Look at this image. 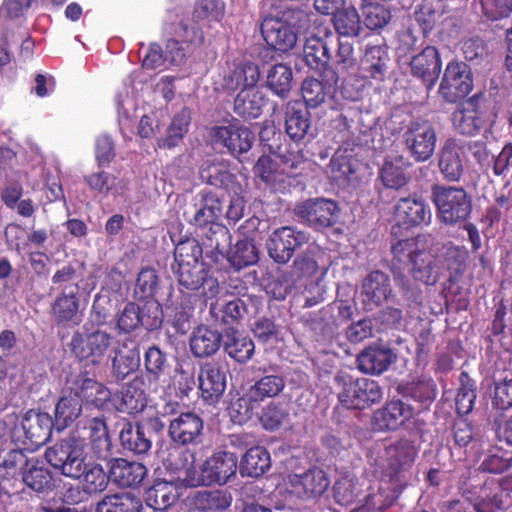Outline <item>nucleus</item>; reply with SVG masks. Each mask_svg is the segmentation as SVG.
<instances>
[{"mask_svg":"<svg viewBox=\"0 0 512 512\" xmlns=\"http://www.w3.org/2000/svg\"><path fill=\"white\" fill-rule=\"evenodd\" d=\"M391 262L407 269L411 278L426 286L439 282V260L437 255L426 246L420 236L398 238L390 242Z\"/></svg>","mask_w":512,"mask_h":512,"instance_id":"nucleus-1","label":"nucleus"},{"mask_svg":"<svg viewBox=\"0 0 512 512\" xmlns=\"http://www.w3.org/2000/svg\"><path fill=\"white\" fill-rule=\"evenodd\" d=\"M334 380L338 388V401L348 410L368 409L383 398L382 387L374 379L338 372Z\"/></svg>","mask_w":512,"mask_h":512,"instance_id":"nucleus-2","label":"nucleus"},{"mask_svg":"<svg viewBox=\"0 0 512 512\" xmlns=\"http://www.w3.org/2000/svg\"><path fill=\"white\" fill-rule=\"evenodd\" d=\"M431 199L446 225L464 223L472 212V198L462 187L433 185Z\"/></svg>","mask_w":512,"mask_h":512,"instance_id":"nucleus-3","label":"nucleus"},{"mask_svg":"<svg viewBox=\"0 0 512 512\" xmlns=\"http://www.w3.org/2000/svg\"><path fill=\"white\" fill-rule=\"evenodd\" d=\"M86 453L70 433L45 451L47 462L63 476L80 479L86 468Z\"/></svg>","mask_w":512,"mask_h":512,"instance_id":"nucleus-4","label":"nucleus"},{"mask_svg":"<svg viewBox=\"0 0 512 512\" xmlns=\"http://www.w3.org/2000/svg\"><path fill=\"white\" fill-rule=\"evenodd\" d=\"M113 342L107 331L96 329L91 332L75 331L68 343L70 353L85 365H100Z\"/></svg>","mask_w":512,"mask_h":512,"instance_id":"nucleus-5","label":"nucleus"},{"mask_svg":"<svg viewBox=\"0 0 512 512\" xmlns=\"http://www.w3.org/2000/svg\"><path fill=\"white\" fill-rule=\"evenodd\" d=\"M436 131L426 119L411 120L404 128L402 142L415 162L428 161L436 148Z\"/></svg>","mask_w":512,"mask_h":512,"instance_id":"nucleus-6","label":"nucleus"},{"mask_svg":"<svg viewBox=\"0 0 512 512\" xmlns=\"http://www.w3.org/2000/svg\"><path fill=\"white\" fill-rule=\"evenodd\" d=\"M181 292H195L202 289L201 296L207 299L215 298L219 293V283L204 262L172 266Z\"/></svg>","mask_w":512,"mask_h":512,"instance_id":"nucleus-7","label":"nucleus"},{"mask_svg":"<svg viewBox=\"0 0 512 512\" xmlns=\"http://www.w3.org/2000/svg\"><path fill=\"white\" fill-rule=\"evenodd\" d=\"M238 457L228 451H217L208 457L201 466L197 478L186 479L190 486L225 485L236 475Z\"/></svg>","mask_w":512,"mask_h":512,"instance_id":"nucleus-8","label":"nucleus"},{"mask_svg":"<svg viewBox=\"0 0 512 512\" xmlns=\"http://www.w3.org/2000/svg\"><path fill=\"white\" fill-rule=\"evenodd\" d=\"M294 214L314 231L322 232L337 223L340 208L332 199L309 198L295 206Z\"/></svg>","mask_w":512,"mask_h":512,"instance_id":"nucleus-9","label":"nucleus"},{"mask_svg":"<svg viewBox=\"0 0 512 512\" xmlns=\"http://www.w3.org/2000/svg\"><path fill=\"white\" fill-rule=\"evenodd\" d=\"M70 434L83 448L89 444L98 459H106L111 453L112 443L104 417L85 416L77 422Z\"/></svg>","mask_w":512,"mask_h":512,"instance_id":"nucleus-10","label":"nucleus"},{"mask_svg":"<svg viewBox=\"0 0 512 512\" xmlns=\"http://www.w3.org/2000/svg\"><path fill=\"white\" fill-rule=\"evenodd\" d=\"M309 236L306 232L292 226L275 229L266 240L269 257L277 264L288 263L296 250L307 244Z\"/></svg>","mask_w":512,"mask_h":512,"instance_id":"nucleus-11","label":"nucleus"},{"mask_svg":"<svg viewBox=\"0 0 512 512\" xmlns=\"http://www.w3.org/2000/svg\"><path fill=\"white\" fill-rule=\"evenodd\" d=\"M473 89L470 67L464 62H449L444 70L439 93L448 103L464 99Z\"/></svg>","mask_w":512,"mask_h":512,"instance_id":"nucleus-12","label":"nucleus"},{"mask_svg":"<svg viewBox=\"0 0 512 512\" xmlns=\"http://www.w3.org/2000/svg\"><path fill=\"white\" fill-rule=\"evenodd\" d=\"M211 137L216 144L227 148L232 156L248 152L255 141L254 133L237 120L229 122L226 126L213 127Z\"/></svg>","mask_w":512,"mask_h":512,"instance_id":"nucleus-13","label":"nucleus"},{"mask_svg":"<svg viewBox=\"0 0 512 512\" xmlns=\"http://www.w3.org/2000/svg\"><path fill=\"white\" fill-rule=\"evenodd\" d=\"M204 421L195 412H182L168 426V436L172 443L181 447L198 445L202 442Z\"/></svg>","mask_w":512,"mask_h":512,"instance_id":"nucleus-14","label":"nucleus"},{"mask_svg":"<svg viewBox=\"0 0 512 512\" xmlns=\"http://www.w3.org/2000/svg\"><path fill=\"white\" fill-rule=\"evenodd\" d=\"M394 297L390 277L384 271L373 270L363 279L361 298L365 310L373 311Z\"/></svg>","mask_w":512,"mask_h":512,"instance_id":"nucleus-15","label":"nucleus"},{"mask_svg":"<svg viewBox=\"0 0 512 512\" xmlns=\"http://www.w3.org/2000/svg\"><path fill=\"white\" fill-rule=\"evenodd\" d=\"M199 390L209 404L217 403L227 385V369L220 361H208L200 365L198 374Z\"/></svg>","mask_w":512,"mask_h":512,"instance_id":"nucleus-16","label":"nucleus"},{"mask_svg":"<svg viewBox=\"0 0 512 512\" xmlns=\"http://www.w3.org/2000/svg\"><path fill=\"white\" fill-rule=\"evenodd\" d=\"M439 264V281L447 274V280L443 283V291L450 289L464 276L467 269L469 252L464 246L449 244L443 247L437 255Z\"/></svg>","mask_w":512,"mask_h":512,"instance_id":"nucleus-17","label":"nucleus"},{"mask_svg":"<svg viewBox=\"0 0 512 512\" xmlns=\"http://www.w3.org/2000/svg\"><path fill=\"white\" fill-rule=\"evenodd\" d=\"M409 66L412 76L430 91L439 79L442 60L437 48L428 45L410 59Z\"/></svg>","mask_w":512,"mask_h":512,"instance_id":"nucleus-18","label":"nucleus"},{"mask_svg":"<svg viewBox=\"0 0 512 512\" xmlns=\"http://www.w3.org/2000/svg\"><path fill=\"white\" fill-rule=\"evenodd\" d=\"M394 217L399 227L409 229L428 224L431 220V209L421 196L413 194L401 197L396 202Z\"/></svg>","mask_w":512,"mask_h":512,"instance_id":"nucleus-19","label":"nucleus"},{"mask_svg":"<svg viewBox=\"0 0 512 512\" xmlns=\"http://www.w3.org/2000/svg\"><path fill=\"white\" fill-rule=\"evenodd\" d=\"M414 415L411 405L402 400H391L373 412L372 425L376 431H396L410 421Z\"/></svg>","mask_w":512,"mask_h":512,"instance_id":"nucleus-20","label":"nucleus"},{"mask_svg":"<svg viewBox=\"0 0 512 512\" xmlns=\"http://www.w3.org/2000/svg\"><path fill=\"white\" fill-rule=\"evenodd\" d=\"M289 484L298 497L311 499L323 495L330 485V480L323 469L314 467L301 474L289 475Z\"/></svg>","mask_w":512,"mask_h":512,"instance_id":"nucleus-21","label":"nucleus"},{"mask_svg":"<svg viewBox=\"0 0 512 512\" xmlns=\"http://www.w3.org/2000/svg\"><path fill=\"white\" fill-rule=\"evenodd\" d=\"M21 427L25 437L24 444L39 448L50 439L55 423L48 413L29 410L22 419Z\"/></svg>","mask_w":512,"mask_h":512,"instance_id":"nucleus-22","label":"nucleus"},{"mask_svg":"<svg viewBox=\"0 0 512 512\" xmlns=\"http://www.w3.org/2000/svg\"><path fill=\"white\" fill-rule=\"evenodd\" d=\"M261 33L265 42L276 51L288 52L297 43V33L294 28L277 18L265 19L261 25Z\"/></svg>","mask_w":512,"mask_h":512,"instance_id":"nucleus-23","label":"nucleus"},{"mask_svg":"<svg viewBox=\"0 0 512 512\" xmlns=\"http://www.w3.org/2000/svg\"><path fill=\"white\" fill-rule=\"evenodd\" d=\"M108 465L110 480L121 488L138 487L148 472L144 464L124 458H112Z\"/></svg>","mask_w":512,"mask_h":512,"instance_id":"nucleus-24","label":"nucleus"},{"mask_svg":"<svg viewBox=\"0 0 512 512\" xmlns=\"http://www.w3.org/2000/svg\"><path fill=\"white\" fill-rule=\"evenodd\" d=\"M80 300L77 289L66 288L60 291L50 307V314L57 326L78 325Z\"/></svg>","mask_w":512,"mask_h":512,"instance_id":"nucleus-25","label":"nucleus"},{"mask_svg":"<svg viewBox=\"0 0 512 512\" xmlns=\"http://www.w3.org/2000/svg\"><path fill=\"white\" fill-rule=\"evenodd\" d=\"M334 44L333 34L326 33L324 38L312 35L305 41L303 58L308 67L316 71L328 69L332 60V45Z\"/></svg>","mask_w":512,"mask_h":512,"instance_id":"nucleus-26","label":"nucleus"},{"mask_svg":"<svg viewBox=\"0 0 512 512\" xmlns=\"http://www.w3.org/2000/svg\"><path fill=\"white\" fill-rule=\"evenodd\" d=\"M260 79L259 66L250 60L234 61L223 76L222 86L225 90L254 88Z\"/></svg>","mask_w":512,"mask_h":512,"instance_id":"nucleus-27","label":"nucleus"},{"mask_svg":"<svg viewBox=\"0 0 512 512\" xmlns=\"http://www.w3.org/2000/svg\"><path fill=\"white\" fill-rule=\"evenodd\" d=\"M335 89L332 85L324 83L323 81L308 77L303 80L301 85V93L304 103H302L307 109L318 108L324 104L327 99L330 101V109L344 111L345 104L340 103L335 99Z\"/></svg>","mask_w":512,"mask_h":512,"instance_id":"nucleus-28","label":"nucleus"},{"mask_svg":"<svg viewBox=\"0 0 512 512\" xmlns=\"http://www.w3.org/2000/svg\"><path fill=\"white\" fill-rule=\"evenodd\" d=\"M454 128L462 135L474 136L480 132L486 123L484 111L477 104L475 97L465 105L457 108L452 114Z\"/></svg>","mask_w":512,"mask_h":512,"instance_id":"nucleus-29","label":"nucleus"},{"mask_svg":"<svg viewBox=\"0 0 512 512\" xmlns=\"http://www.w3.org/2000/svg\"><path fill=\"white\" fill-rule=\"evenodd\" d=\"M397 359L396 354L389 347L370 345L366 347L356 359L358 369L371 375H380Z\"/></svg>","mask_w":512,"mask_h":512,"instance_id":"nucleus-30","label":"nucleus"},{"mask_svg":"<svg viewBox=\"0 0 512 512\" xmlns=\"http://www.w3.org/2000/svg\"><path fill=\"white\" fill-rule=\"evenodd\" d=\"M224 334L207 325H199L189 338V349L195 358L204 359L217 353L223 344Z\"/></svg>","mask_w":512,"mask_h":512,"instance_id":"nucleus-31","label":"nucleus"},{"mask_svg":"<svg viewBox=\"0 0 512 512\" xmlns=\"http://www.w3.org/2000/svg\"><path fill=\"white\" fill-rule=\"evenodd\" d=\"M384 456L390 476H395L412 466L417 449L412 441L401 438L385 447Z\"/></svg>","mask_w":512,"mask_h":512,"instance_id":"nucleus-32","label":"nucleus"},{"mask_svg":"<svg viewBox=\"0 0 512 512\" xmlns=\"http://www.w3.org/2000/svg\"><path fill=\"white\" fill-rule=\"evenodd\" d=\"M284 388V376L273 369L264 368L262 369V375L247 388L248 398L260 405L267 399L277 397Z\"/></svg>","mask_w":512,"mask_h":512,"instance_id":"nucleus-33","label":"nucleus"},{"mask_svg":"<svg viewBox=\"0 0 512 512\" xmlns=\"http://www.w3.org/2000/svg\"><path fill=\"white\" fill-rule=\"evenodd\" d=\"M123 450L134 455H146L152 447V441L140 422L124 421L119 433Z\"/></svg>","mask_w":512,"mask_h":512,"instance_id":"nucleus-34","label":"nucleus"},{"mask_svg":"<svg viewBox=\"0 0 512 512\" xmlns=\"http://www.w3.org/2000/svg\"><path fill=\"white\" fill-rule=\"evenodd\" d=\"M20 485H25L38 494H49L55 488L51 470L38 457L30 458V465L23 472Z\"/></svg>","mask_w":512,"mask_h":512,"instance_id":"nucleus-35","label":"nucleus"},{"mask_svg":"<svg viewBox=\"0 0 512 512\" xmlns=\"http://www.w3.org/2000/svg\"><path fill=\"white\" fill-rule=\"evenodd\" d=\"M224 352L238 363L248 362L255 351V344L249 336H245L234 327H227L224 330L223 339Z\"/></svg>","mask_w":512,"mask_h":512,"instance_id":"nucleus-36","label":"nucleus"},{"mask_svg":"<svg viewBox=\"0 0 512 512\" xmlns=\"http://www.w3.org/2000/svg\"><path fill=\"white\" fill-rule=\"evenodd\" d=\"M267 98L262 91L254 88L241 89L234 99V113L245 121L261 116Z\"/></svg>","mask_w":512,"mask_h":512,"instance_id":"nucleus-37","label":"nucleus"},{"mask_svg":"<svg viewBox=\"0 0 512 512\" xmlns=\"http://www.w3.org/2000/svg\"><path fill=\"white\" fill-rule=\"evenodd\" d=\"M222 210V199L216 193L204 190L200 193L199 204H196L194 216L189 222L200 228L218 223Z\"/></svg>","mask_w":512,"mask_h":512,"instance_id":"nucleus-38","label":"nucleus"},{"mask_svg":"<svg viewBox=\"0 0 512 512\" xmlns=\"http://www.w3.org/2000/svg\"><path fill=\"white\" fill-rule=\"evenodd\" d=\"M143 376H135L121 391V402L118 410L127 414L142 412L148 403Z\"/></svg>","mask_w":512,"mask_h":512,"instance_id":"nucleus-39","label":"nucleus"},{"mask_svg":"<svg viewBox=\"0 0 512 512\" xmlns=\"http://www.w3.org/2000/svg\"><path fill=\"white\" fill-rule=\"evenodd\" d=\"M311 127L310 113L299 101L290 102L286 111L285 131L295 143L302 141Z\"/></svg>","mask_w":512,"mask_h":512,"instance_id":"nucleus-40","label":"nucleus"},{"mask_svg":"<svg viewBox=\"0 0 512 512\" xmlns=\"http://www.w3.org/2000/svg\"><path fill=\"white\" fill-rule=\"evenodd\" d=\"M178 498V487L162 479L156 480L145 492L147 506L157 511L167 510Z\"/></svg>","mask_w":512,"mask_h":512,"instance_id":"nucleus-41","label":"nucleus"},{"mask_svg":"<svg viewBox=\"0 0 512 512\" xmlns=\"http://www.w3.org/2000/svg\"><path fill=\"white\" fill-rule=\"evenodd\" d=\"M30 458L20 449H12L0 463V478L4 487H14L16 482H20L23 472L30 465Z\"/></svg>","mask_w":512,"mask_h":512,"instance_id":"nucleus-42","label":"nucleus"},{"mask_svg":"<svg viewBox=\"0 0 512 512\" xmlns=\"http://www.w3.org/2000/svg\"><path fill=\"white\" fill-rule=\"evenodd\" d=\"M389 270L393 276L394 283L408 307H417L422 304L423 291L418 283L411 278L409 273H405L404 270L390 262Z\"/></svg>","mask_w":512,"mask_h":512,"instance_id":"nucleus-43","label":"nucleus"},{"mask_svg":"<svg viewBox=\"0 0 512 512\" xmlns=\"http://www.w3.org/2000/svg\"><path fill=\"white\" fill-rule=\"evenodd\" d=\"M271 467L270 453L265 447L253 446L243 455L239 470L242 476L260 477Z\"/></svg>","mask_w":512,"mask_h":512,"instance_id":"nucleus-44","label":"nucleus"},{"mask_svg":"<svg viewBox=\"0 0 512 512\" xmlns=\"http://www.w3.org/2000/svg\"><path fill=\"white\" fill-rule=\"evenodd\" d=\"M68 390H71L81 402L85 400L96 407L102 406L108 398V391L104 385L87 376L77 377Z\"/></svg>","mask_w":512,"mask_h":512,"instance_id":"nucleus-45","label":"nucleus"},{"mask_svg":"<svg viewBox=\"0 0 512 512\" xmlns=\"http://www.w3.org/2000/svg\"><path fill=\"white\" fill-rule=\"evenodd\" d=\"M82 412V403L72 392L69 390L68 394L62 395L55 407V428L57 431H62L69 427L76 421Z\"/></svg>","mask_w":512,"mask_h":512,"instance_id":"nucleus-46","label":"nucleus"},{"mask_svg":"<svg viewBox=\"0 0 512 512\" xmlns=\"http://www.w3.org/2000/svg\"><path fill=\"white\" fill-rule=\"evenodd\" d=\"M398 393L407 400L419 403L422 407H428L436 398L437 386L434 380H419L400 384L397 387Z\"/></svg>","mask_w":512,"mask_h":512,"instance_id":"nucleus-47","label":"nucleus"},{"mask_svg":"<svg viewBox=\"0 0 512 512\" xmlns=\"http://www.w3.org/2000/svg\"><path fill=\"white\" fill-rule=\"evenodd\" d=\"M335 54L332 55L330 65L333 69L334 82L339 81L340 76L349 74L356 66V58L354 56L353 45L348 41H342L340 38L334 37Z\"/></svg>","mask_w":512,"mask_h":512,"instance_id":"nucleus-48","label":"nucleus"},{"mask_svg":"<svg viewBox=\"0 0 512 512\" xmlns=\"http://www.w3.org/2000/svg\"><path fill=\"white\" fill-rule=\"evenodd\" d=\"M143 364L146 379L149 383L154 384H157L169 369L167 353L157 345H152L146 349Z\"/></svg>","mask_w":512,"mask_h":512,"instance_id":"nucleus-49","label":"nucleus"},{"mask_svg":"<svg viewBox=\"0 0 512 512\" xmlns=\"http://www.w3.org/2000/svg\"><path fill=\"white\" fill-rule=\"evenodd\" d=\"M141 500L131 493H115L103 497L96 512H142Z\"/></svg>","mask_w":512,"mask_h":512,"instance_id":"nucleus-50","label":"nucleus"},{"mask_svg":"<svg viewBox=\"0 0 512 512\" xmlns=\"http://www.w3.org/2000/svg\"><path fill=\"white\" fill-rule=\"evenodd\" d=\"M476 499L477 512H499L503 508V490L494 480L486 481L481 486Z\"/></svg>","mask_w":512,"mask_h":512,"instance_id":"nucleus-51","label":"nucleus"},{"mask_svg":"<svg viewBox=\"0 0 512 512\" xmlns=\"http://www.w3.org/2000/svg\"><path fill=\"white\" fill-rule=\"evenodd\" d=\"M293 74L290 66L275 64L267 75V87L281 99H286L292 88Z\"/></svg>","mask_w":512,"mask_h":512,"instance_id":"nucleus-52","label":"nucleus"},{"mask_svg":"<svg viewBox=\"0 0 512 512\" xmlns=\"http://www.w3.org/2000/svg\"><path fill=\"white\" fill-rule=\"evenodd\" d=\"M258 260V249L253 241L248 239L237 241L228 253L229 263L238 271L256 264Z\"/></svg>","mask_w":512,"mask_h":512,"instance_id":"nucleus-53","label":"nucleus"},{"mask_svg":"<svg viewBox=\"0 0 512 512\" xmlns=\"http://www.w3.org/2000/svg\"><path fill=\"white\" fill-rule=\"evenodd\" d=\"M439 169L448 181H458L464 171L462 160L457 148L452 144H445L439 155Z\"/></svg>","mask_w":512,"mask_h":512,"instance_id":"nucleus-54","label":"nucleus"},{"mask_svg":"<svg viewBox=\"0 0 512 512\" xmlns=\"http://www.w3.org/2000/svg\"><path fill=\"white\" fill-rule=\"evenodd\" d=\"M365 70L375 80L382 81L385 78L389 56L387 48L382 45L367 46L364 54Z\"/></svg>","mask_w":512,"mask_h":512,"instance_id":"nucleus-55","label":"nucleus"},{"mask_svg":"<svg viewBox=\"0 0 512 512\" xmlns=\"http://www.w3.org/2000/svg\"><path fill=\"white\" fill-rule=\"evenodd\" d=\"M332 20L339 36L356 37L362 30L360 16L354 7L340 9L333 14Z\"/></svg>","mask_w":512,"mask_h":512,"instance_id":"nucleus-56","label":"nucleus"},{"mask_svg":"<svg viewBox=\"0 0 512 512\" xmlns=\"http://www.w3.org/2000/svg\"><path fill=\"white\" fill-rule=\"evenodd\" d=\"M159 278L157 271L151 267H145L137 275L133 296L137 301L155 299Z\"/></svg>","mask_w":512,"mask_h":512,"instance_id":"nucleus-57","label":"nucleus"},{"mask_svg":"<svg viewBox=\"0 0 512 512\" xmlns=\"http://www.w3.org/2000/svg\"><path fill=\"white\" fill-rule=\"evenodd\" d=\"M245 311L246 306L239 298L228 301L219 310L216 309L214 304H211L209 308V313L215 322L228 327H233L234 324L239 323Z\"/></svg>","mask_w":512,"mask_h":512,"instance_id":"nucleus-58","label":"nucleus"},{"mask_svg":"<svg viewBox=\"0 0 512 512\" xmlns=\"http://www.w3.org/2000/svg\"><path fill=\"white\" fill-rule=\"evenodd\" d=\"M442 14L443 5L441 0L422 1L418 10L415 12V20L425 36L434 29Z\"/></svg>","mask_w":512,"mask_h":512,"instance_id":"nucleus-59","label":"nucleus"},{"mask_svg":"<svg viewBox=\"0 0 512 512\" xmlns=\"http://www.w3.org/2000/svg\"><path fill=\"white\" fill-rule=\"evenodd\" d=\"M460 387L458 388L455 406L456 411L460 416L469 414L476 400V385L475 381L470 378L469 374L462 371L459 377Z\"/></svg>","mask_w":512,"mask_h":512,"instance_id":"nucleus-60","label":"nucleus"},{"mask_svg":"<svg viewBox=\"0 0 512 512\" xmlns=\"http://www.w3.org/2000/svg\"><path fill=\"white\" fill-rule=\"evenodd\" d=\"M189 124L190 111L187 108H183L173 117L170 125L167 128L166 137L160 141L159 147L173 148L177 146L184 135L187 133Z\"/></svg>","mask_w":512,"mask_h":512,"instance_id":"nucleus-61","label":"nucleus"},{"mask_svg":"<svg viewBox=\"0 0 512 512\" xmlns=\"http://www.w3.org/2000/svg\"><path fill=\"white\" fill-rule=\"evenodd\" d=\"M82 486L91 496L103 492L109 483V474L107 475L103 467L98 463H86L85 472H83Z\"/></svg>","mask_w":512,"mask_h":512,"instance_id":"nucleus-62","label":"nucleus"},{"mask_svg":"<svg viewBox=\"0 0 512 512\" xmlns=\"http://www.w3.org/2000/svg\"><path fill=\"white\" fill-rule=\"evenodd\" d=\"M202 254V246L199 241L193 237H185L175 245L174 266L203 262Z\"/></svg>","mask_w":512,"mask_h":512,"instance_id":"nucleus-63","label":"nucleus"},{"mask_svg":"<svg viewBox=\"0 0 512 512\" xmlns=\"http://www.w3.org/2000/svg\"><path fill=\"white\" fill-rule=\"evenodd\" d=\"M142 302V304H139V318L141 321L140 327H143L149 332L159 330L164 321L162 305L156 299H150Z\"/></svg>","mask_w":512,"mask_h":512,"instance_id":"nucleus-64","label":"nucleus"}]
</instances>
